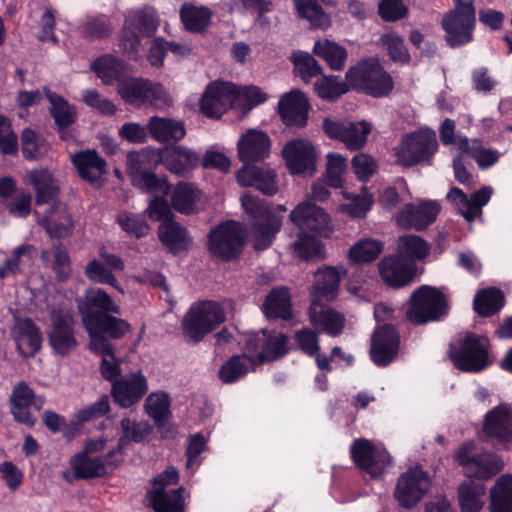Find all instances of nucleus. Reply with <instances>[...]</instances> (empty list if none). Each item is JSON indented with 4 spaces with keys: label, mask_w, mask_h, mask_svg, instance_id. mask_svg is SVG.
Listing matches in <instances>:
<instances>
[{
    "label": "nucleus",
    "mask_w": 512,
    "mask_h": 512,
    "mask_svg": "<svg viewBox=\"0 0 512 512\" xmlns=\"http://www.w3.org/2000/svg\"><path fill=\"white\" fill-rule=\"evenodd\" d=\"M241 205L251 223L254 248L266 249L281 228V216L275 213L265 200L250 193H244L241 196Z\"/></svg>",
    "instance_id": "obj_1"
},
{
    "label": "nucleus",
    "mask_w": 512,
    "mask_h": 512,
    "mask_svg": "<svg viewBox=\"0 0 512 512\" xmlns=\"http://www.w3.org/2000/svg\"><path fill=\"white\" fill-rule=\"evenodd\" d=\"M346 81L352 88L377 98L387 96L393 89L391 76L372 59L351 67L346 73Z\"/></svg>",
    "instance_id": "obj_2"
},
{
    "label": "nucleus",
    "mask_w": 512,
    "mask_h": 512,
    "mask_svg": "<svg viewBox=\"0 0 512 512\" xmlns=\"http://www.w3.org/2000/svg\"><path fill=\"white\" fill-rule=\"evenodd\" d=\"M225 319V310L220 303L199 302L192 305L184 316L182 320L183 333L193 342H199Z\"/></svg>",
    "instance_id": "obj_3"
},
{
    "label": "nucleus",
    "mask_w": 512,
    "mask_h": 512,
    "mask_svg": "<svg viewBox=\"0 0 512 512\" xmlns=\"http://www.w3.org/2000/svg\"><path fill=\"white\" fill-rule=\"evenodd\" d=\"M454 365L464 372H479L491 364L489 340L485 336L467 334L450 348Z\"/></svg>",
    "instance_id": "obj_4"
},
{
    "label": "nucleus",
    "mask_w": 512,
    "mask_h": 512,
    "mask_svg": "<svg viewBox=\"0 0 512 512\" xmlns=\"http://www.w3.org/2000/svg\"><path fill=\"white\" fill-rule=\"evenodd\" d=\"M448 313L445 295L430 286H421L411 296L406 315L410 322L425 324L437 321Z\"/></svg>",
    "instance_id": "obj_5"
},
{
    "label": "nucleus",
    "mask_w": 512,
    "mask_h": 512,
    "mask_svg": "<svg viewBox=\"0 0 512 512\" xmlns=\"http://www.w3.org/2000/svg\"><path fill=\"white\" fill-rule=\"evenodd\" d=\"M118 94L134 107H162L169 103L166 90L157 83L143 78H128L118 84Z\"/></svg>",
    "instance_id": "obj_6"
},
{
    "label": "nucleus",
    "mask_w": 512,
    "mask_h": 512,
    "mask_svg": "<svg viewBox=\"0 0 512 512\" xmlns=\"http://www.w3.org/2000/svg\"><path fill=\"white\" fill-rule=\"evenodd\" d=\"M178 480L179 474L174 467H168L153 479L148 497L155 512H184V489H168V486L177 484Z\"/></svg>",
    "instance_id": "obj_7"
},
{
    "label": "nucleus",
    "mask_w": 512,
    "mask_h": 512,
    "mask_svg": "<svg viewBox=\"0 0 512 512\" xmlns=\"http://www.w3.org/2000/svg\"><path fill=\"white\" fill-rule=\"evenodd\" d=\"M438 148L434 131L422 129L403 137L400 145L395 148L397 162L404 167H411L420 162L428 161Z\"/></svg>",
    "instance_id": "obj_8"
},
{
    "label": "nucleus",
    "mask_w": 512,
    "mask_h": 512,
    "mask_svg": "<svg viewBox=\"0 0 512 512\" xmlns=\"http://www.w3.org/2000/svg\"><path fill=\"white\" fill-rule=\"evenodd\" d=\"M50 321L47 338L53 352L62 357L71 354L78 346L72 310L66 307L54 308L50 312Z\"/></svg>",
    "instance_id": "obj_9"
},
{
    "label": "nucleus",
    "mask_w": 512,
    "mask_h": 512,
    "mask_svg": "<svg viewBox=\"0 0 512 512\" xmlns=\"http://www.w3.org/2000/svg\"><path fill=\"white\" fill-rule=\"evenodd\" d=\"M350 456L355 466L372 478L381 477L392 462L385 447L365 438L355 439L352 442Z\"/></svg>",
    "instance_id": "obj_10"
},
{
    "label": "nucleus",
    "mask_w": 512,
    "mask_h": 512,
    "mask_svg": "<svg viewBox=\"0 0 512 512\" xmlns=\"http://www.w3.org/2000/svg\"><path fill=\"white\" fill-rule=\"evenodd\" d=\"M455 459L469 478L486 480L503 468V462L498 456L488 452L477 453L473 442L464 443L458 449Z\"/></svg>",
    "instance_id": "obj_11"
},
{
    "label": "nucleus",
    "mask_w": 512,
    "mask_h": 512,
    "mask_svg": "<svg viewBox=\"0 0 512 512\" xmlns=\"http://www.w3.org/2000/svg\"><path fill=\"white\" fill-rule=\"evenodd\" d=\"M287 337L282 333L261 330L244 333L238 340L244 351L251 354L259 362L271 361L287 352Z\"/></svg>",
    "instance_id": "obj_12"
},
{
    "label": "nucleus",
    "mask_w": 512,
    "mask_h": 512,
    "mask_svg": "<svg viewBox=\"0 0 512 512\" xmlns=\"http://www.w3.org/2000/svg\"><path fill=\"white\" fill-rule=\"evenodd\" d=\"M474 24L475 10L472 3L464 1L455 4V8L447 13L442 20L449 46L457 47L470 42Z\"/></svg>",
    "instance_id": "obj_13"
},
{
    "label": "nucleus",
    "mask_w": 512,
    "mask_h": 512,
    "mask_svg": "<svg viewBox=\"0 0 512 512\" xmlns=\"http://www.w3.org/2000/svg\"><path fill=\"white\" fill-rule=\"evenodd\" d=\"M115 315V313H107L95 324L85 328L90 338L91 351L111 355L113 345L106 336L120 339L131 331V325Z\"/></svg>",
    "instance_id": "obj_14"
},
{
    "label": "nucleus",
    "mask_w": 512,
    "mask_h": 512,
    "mask_svg": "<svg viewBox=\"0 0 512 512\" xmlns=\"http://www.w3.org/2000/svg\"><path fill=\"white\" fill-rule=\"evenodd\" d=\"M244 234L240 223L224 222L211 230L208 236L209 251L218 258L230 260L236 257L243 246Z\"/></svg>",
    "instance_id": "obj_15"
},
{
    "label": "nucleus",
    "mask_w": 512,
    "mask_h": 512,
    "mask_svg": "<svg viewBox=\"0 0 512 512\" xmlns=\"http://www.w3.org/2000/svg\"><path fill=\"white\" fill-rule=\"evenodd\" d=\"M430 486L427 472L419 466L412 467L399 476L394 497L401 507L412 508L422 500Z\"/></svg>",
    "instance_id": "obj_16"
},
{
    "label": "nucleus",
    "mask_w": 512,
    "mask_h": 512,
    "mask_svg": "<svg viewBox=\"0 0 512 512\" xmlns=\"http://www.w3.org/2000/svg\"><path fill=\"white\" fill-rule=\"evenodd\" d=\"M158 26L154 10L131 11L125 19L120 45L125 51L136 52L140 37L153 33Z\"/></svg>",
    "instance_id": "obj_17"
},
{
    "label": "nucleus",
    "mask_w": 512,
    "mask_h": 512,
    "mask_svg": "<svg viewBox=\"0 0 512 512\" xmlns=\"http://www.w3.org/2000/svg\"><path fill=\"white\" fill-rule=\"evenodd\" d=\"M98 259H92L85 266V276L92 282L98 284H107L116 289L121 294L124 293L113 271H123L125 263L123 259L114 253H110L103 246L99 249Z\"/></svg>",
    "instance_id": "obj_18"
},
{
    "label": "nucleus",
    "mask_w": 512,
    "mask_h": 512,
    "mask_svg": "<svg viewBox=\"0 0 512 512\" xmlns=\"http://www.w3.org/2000/svg\"><path fill=\"white\" fill-rule=\"evenodd\" d=\"M78 308L81 313L84 328L92 326L107 313L120 314V306L113 298L101 288H89L78 300Z\"/></svg>",
    "instance_id": "obj_19"
},
{
    "label": "nucleus",
    "mask_w": 512,
    "mask_h": 512,
    "mask_svg": "<svg viewBox=\"0 0 512 512\" xmlns=\"http://www.w3.org/2000/svg\"><path fill=\"white\" fill-rule=\"evenodd\" d=\"M237 103L236 85L229 82H213L207 86L200 101L201 112L218 119Z\"/></svg>",
    "instance_id": "obj_20"
},
{
    "label": "nucleus",
    "mask_w": 512,
    "mask_h": 512,
    "mask_svg": "<svg viewBox=\"0 0 512 512\" xmlns=\"http://www.w3.org/2000/svg\"><path fill=\"white\" fill-rule=\"evenodd\" d=\"M322 127L330 138L340 140L349 150L362 148L371 131V125L366 121L339 122L325 119Z\"/></svg>",
    "instance_id": "obj_21"
},
{
    "label": "nucleus",
    "mask_w": 512,
    "mask_h": 512,
    "mask_svg": "<svg viewBox=\"0 0 512 512\" xmlns=\"http://www.w3.org/2000/svg\"><path fill=\"white\" fill-rule=\"evenodd\" d=\"M115 455L116 450H111L100 456L79 452L70 459V467L76 479L103 477L116 467L117 461L113 459Z\"/></svg>",
    "instance_id": "obj_22"
},
{
    "label": "nucleus",
    "mask_w": 512,
    "mask_h": 512,
    "mask_svg": "<svg viewBox=\"0 0 512 512\" xmlns=\"http://www.w3.org/2000/svg\"><path fill=\"white\" fill-rule=\"evenodd\" d=\"M282 155L292 174L311 175L316 168V151L310 141L294 139L285 144Z\"/></svg>",
    "instance_id": "obj_23"
},
{
    "label": "nucleus",
    "mask_w": 512,
    "mask_h": 512,
    "mask_svg": "<svg viewBox=\"0 0 512 512\" xmlns=\"http://www.w3.org/2000/svg\"><path fill=\"white\" fill-rule=\"evenodd\" d=\"M440 212L436 201L423 200L417 204H406L396 216V223L403 229L421 231L431 225Z\"/></svg>",
    "instance_id": "obj_24"
},
{
    "label": "nucleus",
    "mask_w": 512,
    "mask_h": 512,
    "mask_svg": "<svg viewBox=\"0 0 512 512\" xmlns=\"http://www.w3.org/2000/svg\"><path fill=\"white\" fill-rule=\"evenodd\" d=\"M11 412L16 421L33 427L36 419L29 412V407H34L37 411L41 410L44 403V396H36L33 389L24 381L15 385L10 396Z\"/></svg>",
    "instance_id": "obj_25"
},
{
    "label": "nucleus",
    "mask_w": 512,
    "mask_h": 512,
    "mask_svg": "<svg viewBox=\"0 0 512 512\" xmlns=\"http://www.w3.org/2000/svg\"><path fill=\"white\" fill-rule=\"evenodd\" d=\"M290 221L301 230H310L327 236L331 231L329 215L320 207L305 201L299 203L290 213Z\"/></svg>",
    "instance_id": "obj_26"
},
{
    "label": "nucleus",
    "mask_w": 512,
    "mask_h": 512,
    "mask_svg": "<svg viewBox=\"0 0 512 512\" xmlns=\"http://www.w3.org/2000/svg\"><path fill=\"white\" fill-rule=\"evenodd\" d=\"M491 195L490 187H483L472 193L470 197H467L458 187H453L447 194V200L468 222H472L482 214V207L489 202Z\"/></svg>",
    "instance_id": "obj_27"
},
{
    "label": "nucleus",
    "mask_w": 512,
    "mask_h": 512,
    "mask_svg": "<svg viewBox=\"0 0 512 512\" xmlns=\"http://www.w3.org/2000/svg\"><path fill=\"white\" fill-rule=\"evenodd\" d=\"M147 391V379L138 372L114 381L111 393L116 404L122 408H129L140 401Z\"/></svg>",
    "instance_id": "obj_28"
},
{
    "label": "nucleus",
    "mask_w": 512,
    "mask_h": 512,
    "mask_svg": "<svg viewBox=\"0 0 512 512\" xmlns=\"http://www.w3.org/2000/svg\"><path fill=\"white\" fill-rule=\"evenodd\" d=\"M399 349V335L391 325L378 327L372 336L370 354L377 366H387Z\"/></svg>",
    "instance_id": "obj_29"
},
{
    "label": "nucleus",
    "mask_w": 512,
    "mask_h": 512,
    "mask_svg": "<svg viewBox=\"0 0 512 512\" xmlns=\"http://www.w3.org/2000/svg\"><path fill=\"white\" fill-rule=\"evenodd\" d=\"M483 431L487 438L496 439L505 447L512 440V408L500 404L487 412Z\"/></svg>",
    "instance_id": "obj_30"
},
{
    "label": "nucleus",
    "mask_w": 512,
    "mask_h": 512,
    "mask_svg": "<svg viewBox=\"0 0 512 512\" xmlns=\"http://www.w3.org/2000/svg\"><path fill=\"white\" fill-rule=\"evenodd\" d=\"M11 335L17 350L25 358L33 357L41 348V330L30 318L16 320Z\"/></svg>",
    "instance_id": "obj_31"
},
{
    "label": "nucleus",
    "mask_w": 512,
    "mask_h": 512,
    "mask_svg": "<svg viewBox=\"0 0 512 512\" xmlns=\"http://www.w3.org/2000/svg\"><path fill=\"white\" fill-rule=\"evenodd\" d=\"M308 109V99L299 90H292L283 95L278 103V112L287 126H305Z\"/></svg>",
    "instance_id": "obj_32"
},
{
    "label": "nucleus",
    "mask_w": 512,
    "mask_h": 512,
    "mask_svg": "<svg viewBox=\"0 0 512 512\" xmlns=\"http://www.w3.org/2000/svg\"><path fill=\"white\" fill-rule=\"evenodd\" d=\"M270 138L260 130L250 129L238 140V155L243 162L263 161L270 154Z\"/></svg>",
    "instance_id": "obj_33"
},
{
    "label": "nucleus",
    "mask_w": 512,
    "mask_h": 512,
    "mask_svg": "<svg viewBox=\"0 0 512 512\" xmlns=\"http://www.w3.org/2000/svg\"><path fill=\"white\" fill-rule=\"evenodd\" d=\"M38 223L52 238H64L71 235L73 231V219L64 203H54L45 214L40 217L35 212Z\"/></svg>",
    "instance_id": "obj_34"
},
{
    "label": "nucleus",
    "mask_w": 512,
    "mask_h": 512,
    "mask_svg": "<svg viewBox=\"0 0 512 512\" xmlns=\"http://www.w3.org/2000/svg\"><path fill=\"white\" fill-rule=\"evenodd\" d=\"M379 272L383 281L394 288L409 284L415 273V265L404 261L398 255L384 257L379 262Z\"/></svg>",
    "instance_id": "obj_35"
},
{
    "label": "nucleus",
    "mask_w": 512,
    "mask_h": 512,
    "mask_svg": "<svg viewBox=\"0 0 512 512\" xmlns=\"http://www.w3.org/2000/svg\"><path fill=\"white\" fill-rule=\"evenodd\" d=\"M237 181L244 187L254 186L268 196L278 191L275 172L264 167L244 165L237 173Z\"/></svg>",
    "instance_id": "obj_36"
},
{
    "label": "nucleus",
    "mask_w": 512,
    "mask_h": 512,
    "mask_svg": "<svg viewBox=\"0 0 512 512\" xmlns=\"http://www.w3.org/2000/svg\"><path fill=\"white\" fill-rule=\"evenodd\" d=\"M324 300H312L309 308L311 324L330 336H338L344 327V316L323 303Z\"/></svg>",
    "instance_id": "obj_37"
},
{
    "label": "nucleus",
    "mask_w": 512,
    "mask_h": 512,
    "mask_svg": "<svg viewBox=\"0 0 512 512\" xmlns=\"http://www.w3.org/2000/svg\"><path fill=\"white\" fill-rule=\"evenodd\" d=\"M26 183L35 192V203L41 205L54 200L59 192V185L53 174L45 168H35L26 172Z\"/></svg>",
    "instance_id": "obj_38"
},
{
    "label": "nucleus",
    "mask_w": 512,
    "mask_h": 512,
    "mask_svg": "<svg viewBox=\"0 0 512 512\" xmlns=\"http://www.w3.org/2000/svg\"><path fill=\"white\" fill-rule=\"evenodd\" d=\"M71 162L79 176L90 183H98L106 174V161L96 150H82L71 155Z\"/></svg>",
    "instance_id": "obj_39"
},
{
    "label": "nucleus",
    "mask_w": 512,
    "mask_h": 512,
    "mask_svg": "<svg viewBox=\"0 0 512 512\" xmlns=\"http://www.w3.org/2000/svg\"><path fill=\"white\" fill-rule=\"evenodd\" d=\"M161 162L171 173L183 175L195 169L200 158L193 150L180 145L165 148L161 152Z\"/></svg>",
    "instance_id": "obj_40"
},
{
    "label": "nucleus",
    "mask_w": 512,
    "mask_h": 512,
    "mask_svg": "<svg viewBox=\"0 0 512 512\" xmlns=\"http://www.w3.org/2000/svg\"><path fill=\"white\" fill-rule=\"evenodd\" d=\"M44 91L51 104L50 113L59 128L60 137L64 140L70 139V135L65 129L76 120L75 107L70 105L62 96L51 92L49 89L45 88Z\"/></svg>",
    "instance_id": "obj_41"
},
{
    "label": "nucleus",
    "mask_w": 512,
    "mask_h": 512,
    "mask_svg": "<svg viewBox=\"0 0 512 512\" xmlns=\"http://www.w3.org/2000/svg\"><path fill=\"white\" fill-rule=\"evenodd\" d=\"M340 273L334 267L320 269L315 275V283L311 292L312 300H324L326 302L334 299L339 290Z\"/></svg>",
    "instance_id": "obj_42"
},
{
    "label": "nucleus",
    "mask_w": 512,
    "mask_h": 512,
    "mask_svg": "<svg viewBox=\"0 0 512 512\" xmlns=\"http://www.w3.org/2000/svg\"><path fill=\"white\" fill-rule=\"evenodd\" d=\"M147 129L158 142L179 141L186 134L184 124L181 121L157 116L149 119Z\"/></svg>",
    "instance_id": "obj_43"
},
{
    "label": "nucleus",
    "mask_w": 512,
    "mask_h": 512,
    "mask_svg": "<svg viewBox=\"0 0 512 512\" xmlns=\"http://www.w3.org/2000/svg\"><path fill=\"white\" fill-rule=\"evenodd\" d=\"M430 252V245L418 235H403L397 239V254L404 261L414 265L424 260Z\"/></svg>",
    "instance_id": "obj_44"
},
{
    "label": "nucleus",
    "mask_w": 512,
    "mask_h": 512,
    "mask_svg": "<svg viewBox=\"0 0 512 512\" xmlns=\"http://www.w3.org/2000/svg\"><path fill=\"white\" fill-rule=\"evenodd\" d=\"M158 234L162 243L173 253L186 250L191 244L187 230L174 221L162 223Z\"/></svg>",
    "instance_id": "obj_45"
},
{
    "label": "nucleus",
    "mask_w": 512,
    "mask_h": 512,
    "mask_svg": "<svg viewBox=\"0 0 512 512\" xmlns=\"http://www.w3.org/2000/svg\"><path fill=\"white\" fill-rule=\"evenodd\" d=\"M212 12L204 6L184 4L180 9V18L186 30L193 33L204 32L211 23Z\"/></svg>",
    "instance_id": "obj_46"
},
{
    "label": "nucleus",
    "mask_w": 512,
    "mask_h": 512,
    "mask_svg": "<svg viewBox=\"0 0 512 512\" xmlns=\"http://www.w3.org/2000/svg\"><path fill=\"white\" fill-rule=\"evenodd\" d=\"M461 512H479L484 505L486 487L483 483L467 481L458 489Z\"/></svg>",
    "instance_id": "obj_47"
},
{
    "label": "nucleus",
    "mask_w": 512,
    "mask_h": 512,
    "mask_svg": "<svg viewBox=\"0 0 512 512\" xmlns=\"http://www.w3.org/2000/svg\"><path fill=\"white\" fill-rule=\"evenodd\" d=\"M295 8L299 17L309 21L315 28H327L329 16L323 11L321 4H330L331 0H295Z\"/></svg>",
    "instance_id": "obj_48"
},
{
    "label": "nucleus",
    "mask_w": 512,
    "mask_h": 512,
    "mask_svg": "<svg viewBox=\"0 0 512 512\" xmlns=\"http://www.w3.org/2000/svg\"><path fill=\"white\" fill-rule=\"evenodd\" d=\"M264 313L271 319H288L291 316L290 294L287 288L273 289L264 302Z\"/></svg>",
    "instance_id": "obj_49"
},
{
    "label": "nucleus",
    "mask_w": 512,
    "mask_h": 512,
    "mask_svg": "<svg viewBox=\"0 0 512 512\" xmlns=\"http://www.w3.org/2000/svg\"><path fill=\"white\" fill-rule=\"evenodd\" d=\"M200 194L193 184L180 182L171 192V206L180 213L190 214L195 210Z\"/></svg>",
    "instance_id": "obj_50"
},
{
    "label": "nucleus",
    "mask_w": 512,
    "mask_h": 512,
    "mask_svg": "<svg viewBox=\"0 0 512 512\" xmlns=\"http://www.w3.org/2000/svg\"><path fill=\"white\" fill-rule=\"evenodd\" d=\"M491 512H512V475H502L490 493Z\"/></svg>",
    "instance_id": "obj_51"
},
{
    "label": "nucleus",
    "mask_w": 512,
    "mask_h": 512,
    "mask_svg": "<svg viewBox=\"0 0 512 512\" xmlns=\"http://www.w3.org/2000/svg\"><path fill=\"white\" fill-rule=\"evenodd\" d=\"M384 249L382 241L374 238H363L352 245L348 252L351 263H370L378 258Z\"/></svg>",
    "instance_id": "obj_52"
},
{
    "label": "nucleus",
    "mask_w": 512,
    "mask_h": 512,
    "mask_svg": "<svg viewBox=\"0 0 512 512\" xmlns=\"http://www.w3.org/2000/svg\"><path fill=\"white\" fill-rule=\"evenodd\" d=\"M171 399L163 391L153 392L145 400V411L157 426H163L171 416Z\"/></svg>",
    "instance_id": "obj_53"
},
{
    "label": "nucleus",
    "mask_w": 512,
    "mask_h": 512,
    "mask_svg": "<svg viewBox=\"0 0 512 512\" xmlns=\"http://www.w3.org/2000/svg\"><path fill=\"white\" fill-rule=\"evenodd\" d=\"M460 144L462 145V153L472 157L481 169H487L493 166L500 158V153L496 149L485 148L481 142L476 139L472 141L463 139L460 140Z\"/></svg>",
    "instance_id": "obj_54"
},
{
    "label": "nucleus",
    "mask_w": 512,
    "mask_h": 512,
    "mask_svg": "<svg viewBox=\"0 0 512 512\" xmlns=\"http://www.w3.org/2000/svg\"><path fill=\"white\" fill-rule=\"evenodd\" d=\"M91 69L105 84H112L119 80L125 71L124 62L112 55H104L97 58L92 64Z\"/></svg>",
    "instance_id": "obj_55"
},
{
    "label": "nucleus",
    "mask_w": 512,
    "mask_h": 512,
    "mask_svg": "<svg viewBox=\"0 0 512 512\" xmlns=\"http://www.w3.org/2000/svg\"><path fill=\"white\" fill-rule=\"evenodd\" d=\"M255 364L252 355L242 354L231 357L219 370V377L224 383H232L246 375Z\"/></svg>",
    "instance_id": "obj_56"
},
{
    "label": "nucleus",
    "mask_w": 512,
    "mask_h": 512,
    "mask_svg": "<svg viewBox=\"0 0 512 512\" xmlns=\"http://www.w3.org/2000/svg\"><path fill=\"white\" fill-rule=\"evenodd\" d=\"M504 306V295L497 288L480 291L474 298V309L481 316H491Z\"/></svg>",
    "instance_id": "obj_57"
},
{
    "label": "nucleus",
    "mask_w": 512,
    "mask_h": 512,
    "mask_svg": "<svg viewBox=\"0 0 512 512\" xmlns=\"http://www.w3.org/2000/svg\"><path fill=\"white\" fill-rule=\"evenodd\" d=\"M313 52L323 58L333 70H341L345 66L347 51L335 42L317 41L314 44Z\"/></svg>",
    "instance_id": "obj_58"
},
{
    "label": "nucleus",
    "mask_w": 512,
    "mask_h": 512,
    "mask_svg": "<svg viewBox=\"0 0 512 512\" xmlns=\"http://www.w3.org/2000/svg\"><path fill=\"white\" fill-rule=\"evenodd\" d=\"M36 253V248L31 244L17 246L11 252L10 257L0 266V278L4 279L10 275H16L21 271V265L25 260L30 261Z\"/></svg>",
    "instance_id": "obj_59"
},
{
    "label": "nucleus",
    "mask_w": 512,
    "mask_h": 512,
    "mask_svg": "<svg viewBox=\"0 0 512 512\" xmlns=\"http://www.w3.org/2000/svg\"><path fill=\"white\" fill-rule=\"evenodd\" d=\"M41 257L45 263L51 264L60 280L68 278L71 271L70 257L67 250L60 244H55L50 249L43 250Z\"/></svg>",
    "instance_id": "obj_60"
},
{
    "label": "nucleus",
    "mask_w": 512,
    "mask_h": 512,
    "mask_svg": "<svg viewBox=\"0 0 512 512\" xmlns=\"http://www.w3.org/2000/svg\"><path fill=\"white\" fill-rule=\"evenodd\" d=\"M121 428L123 435L119 439L118 448L115 449L116 453L121 451L130 441L140 442L150 433V426L146 422H136L130 418L121 420Z\"/></svg>",
    "instance_id": "obj_61"
},
{
    "label": "nucleus",
    "mask_w": 512,
    "mask_h": 512,
    "mask_svg": "<svg viewBox=\"0 0 512 512\" xmlns=\"http://www.w3.org/2000/svg\"><path fill=\"white\" fill-rule=\"evenodd\" d=\"M350 86L337 76L323 77L316 81L314 89L317 95L325 100H334L349 90Z\"/></svg>",
    "instance_id": "obj_62"
},
{
    "label": "nucleus",
    "mask_w": 512,
    "mask_h": 512,
    "mask_svg": "<svg viewBox=\"0 0 512 512\" xmlns=\"http://www.w3.org/2000/svg\"><path fill=\"white\" fill-rule=\"evenodd\" d=\"M293 254L304 260L319 257L323 254V245L316 237L300 234L299 239L291 245Z\"/></svg>",
    "instance_id": "obj_63"
},
{
    "label": "nucleus",
    "mask_w": 512,
    "mask_h": 512,
    "mask_svg": "<svg viewBox=\"0 0 512 512\" xmlns=\"http://www.w3.org/2000/svg\"><path fill=\"white\" fill-rule=\"evenodd\" d=\"M346 167V159L343 156L338 153H329L327 155V169L324 182L330 187H341Z\"/></svg>",
    "instance_id": "obj_64"
}]
</instances>
